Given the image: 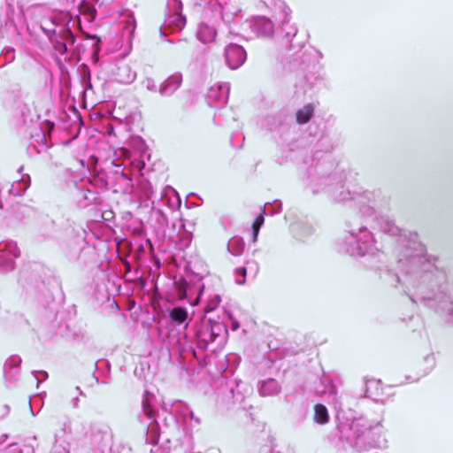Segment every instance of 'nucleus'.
Segmentation results:
<instances>
[{"label":"nucleus","instance_id":"1","mask_svg":"<svg viewBox=\"0 0 453 453\" xmlns=\"http://www.w3.org/2000/svg\"><path fill=\"white\" fill-rule=\"evenodd\" d=\"M418 255L405 262L404 293L410 300L441 315L453 324V294L448 270L420 255L425 250L418 244Z\"/></svg>","mask_w":453,"mask_h":453},{"label":"nucleus","instance_id":"2","mask_svg":"<svg viewBox=\"0 0 453 453\" xmlns=\"http://www.w3.org/2000/svg\"><path fill=\"white\" fill-rule=\"evenodd\" d=\"M344 179L343 173H329L325 164L318 161L308 167L304 183L305 188L314 195L325 191L337 203L352 202L364 217L373 216L376 209L380 206V191L350 188L346 186Z\"/></svg>","mask_w":453,"mask_h":453},{"label":"nucleus","instance_id":"3","mask_svg":"<svg viewBox=\"0 0 453 453\" xmlns=\"http://www.w3.org/2000/svg\"><path fill=\"white\" fill-rule=\"evenodd\" d=\"M157 332L162 347L169 352H178L181 356L191 353L196 358H198L197 350L215 352L224 347L228 335L227 326L224 322L206 317L195 325L192 339L187 333L182 336L179 335L169 326L165 329L158 327Z\"/></svg>","mask_w":453,"mask_h":453},{"label":"nucleus","instance_id":"4","mask_svg":"<svg viewBox=\"0 0 453 453\" xmlns=\"http://www.w3.org/2000/svg\"><path fill=\"white\" fill-rule=\"evenodd\" d=\"M377 224L383 234L390 236H398V244L401 248L398 254V268L400 273H395L391 270L386 268L382 271L380 278H383L392 286L397 287L401 285L404 291V282L403 280L404 274L405 262L409 261L413 257L418 255V244L421 246L425 252L420 255L426 261H431L439 264V257L434 255L427 254L426 246L418 240V235L416 232H406L395 225V220L388 216H380L376 218Z\"/></svg>","mask_w":453,"mask_h":453},{"label":"nucleus","instance_id":"5","mask_svg":"<svg viewBox=\"0 0 453 453\" xmlns=\"http://www.w3.org/2000/svg\"><path fill=\"white\" fill-rule=\"evenodd\" d=\"M338 251L353 257L364 258V265L371 269L381 270L384 253L375 247L372 233L357 218L345 223L344 234L338 241Z\"/></svg>","mask_w":453,"mask_h":453},{"label":"nucleus","instance_id":"6","mask_svg":"<svg viewBox=\"0 0 453 453\" xmlns=\"http://www.w3.org/2000/svg\"><path fill=\"white\" fill-rule=\"evenodd\" d=\"M337 430L339 440L346 441L357 451H366L372 448H381L385 440L380 434H376L371 425L363 418H351L344 420V414L337 411Z\"/></svg>","mask_w":453,"mask_h":453},{"label":"nucleus","instance_id":"7","mask_svg":"<svg viewBox=\"0 0 453 453\" xmlns=\"http://www.w3.org/2000/svg\"><path fill=\"white\" fill-rule=\"evenodd\" d=\"M280 35L282 42L289 50H295L297 49V50L294 51L293 54L296 56V60L300 59V68L302 71L303 70V67L309 66L311 63H314L315 59L322 58L321 52L313 48H311L309 50H305L302 54H300L301 50L305 47V40L298 39L297 27L295 25H290L289 22L280 23Z\"/></svg>","mask_w":453,"mask_h":453},{"label":"nucleus","instance_id":"8","mask_svg":"<svg viewBox=\"0 0 453 453\" xmlns=\"http://www.w3.org/2000/svg\"><path fill=\"white\" fill-rule=\"evenodd\" d=\"M155 395L145 390L142 395V411L137 419L146 426V442L157 445L160 438V427L156 420V409L154 406Z\"/></svg>","mask_w":453,"mask_h":453},{"label":"nucleus","instance_id":"9","mask_svg":"<svg viewBox=\"0 0 453 453\" xmlns=\"http://www.w3.org/2000/svg\"><path fill=\"white\" fill-rule=\"evenodd\" d=\"M204 277L194 272L188 273L176 283L181 298L186 299L190 305H198L206 288Z\"/></svg>","mask_w":453,"mask_h":453},{"label":"nucleus","instance_id":"10","mask_svg":"<svg viewBox=\"0 0 453 453\" xmlns=\"http://www.w3.org/2000/svg\"><path fill=\"white\" fill-rule=\"evenodd\" d=\"M40 28L52 44L54 50L61 56L66 55L69 51V46L73 45L76 42V35L68 24H65L57 30L56 27L50 26L45 20L41 23Z\"/></svg>","mask_w":453,"mask_h":453},{"label":"nucleus","instance_id":"11","mask_svg":"<svg viewBox=\"0 0 453 453\" xmlns=\"http://www.w3.org/2000/svg\"><path fill=\"white\" fill-rule=\"evenodd\" d=\"M65 255L71 261L87 264L95 255V248L88 245L83 239L73 237L65 244Z\"/></svg>","mask_w":453,"mask_h":453},{"label":"nucleus","instance_id":"12","mask_svg":"<svg viewBox=\"0 0 453 453\" xmlns=\"http://www.w3.org/2000/svg\"><path fill=\"white\" fill-rule=\"evenodd\" d=\"M111 188L114 192L124 194L132 193L134 190L133 178L126 167L120 165H115L114 168L110 170Z\"/></svg>","mask_w":453,"mask_h":453},{"label":"nucleus","instance_id":"13","mask_svg":"<svg viewBox=\"0 0 453 453\" xmlns=\"http://www.w3.org/2000/svg\"><path fill=\"white\" fill-rule=\"evenodd\" d=\"M20 256L16 242L12 240L0 242V273H7L15 267L14 258Z\"/></svg>","mask_w":453,"mask_h":453},{"label":"nucleus","instance_id":"14","mask_svg":"<svg viewBox=\"0 0 453 453\" xmlns=\"http://www.w3.org/2000/svg\"><path fill=\"white\" fill-rule=\"evenodd\" d=\"M73 196L81 207H88L92 204L99 205L102 203L99 192L84 180L75 185Z\"/></svg>","mask_w":453,"mask_h":453},{"label":"nucleus","instance_id":"15","mask_svg":"<svg viewBox=\"0 0 453 453\" xmlns=\"http://www.w3.org/2000/svg\"><path fill=\"white\" fill-rule=\"evenodd\" d=\"M91 444L95 447H105L111 441V431L108 425L101 422L91 423L87 432Z\"/></svg>","mask_w":453,"mask_h":453},{"label":"nucleus","instance_id":"16","mask_svg":"<svg viewBox=\"0 0 453 453\" xmlns=\"http://www.w3.org/2000/svg\"><path fill=\"white\" fill-rule=\"evenodd\" d=\"M224 57L226 65L232 70H236L246 62L247 52L242 45L229 43L225 47Z\"/></svg>","mask_w":453,"mask_h":453},{"label":"nucleus","instance_id":"17","mask_svg":"<svg viewBox=\"0 0 453 453\" xmlns=\"http://www.w3.org/2000/svg\"><path fill=\"white\" fill-rule=\"evenodd\" d=\"M230 93V84L223 82L211 87L207 93V101L211 107L221 108L226 104Z\"/></svg>","mask_w":453,"mask_h":453},{"label":"nucleus","instance_id":"18","mask_svg":"<svg viewBox=\"0 0 453 453\" xmlns=\"http://www.w3.org/2000/svg\"><path fill=\"white\" fill-rule=\"evenodd\" d=\"M251 31L258 37L270 38L274 34V24L265 15L252 17L250 22Z\"/></svg>","mask_w":453,"mask_h":453},{"label":"nucleus","instance_id":"19","mask_svg":"<svg viewBox=\"0 0 453 453\" xmlns=\"http://www.w3.org/2000/svg\"><path fill=\"white\" fill-rule=\"evenodd\" d=\"M38 265H27L22 267L19 273V283L27 290L34 288H38L42 283L39 279Z\"/></svg>","mask_w":453,"mask_h":453},{"label":"nucleus","instance_id":"20","mask_svg":"<svg viewBox=\"0 0 453 453\" xmlns=\"http://www.w3.org/2000/svg\"><path fill=\"white\" fill-rule=\"evenodd\" d=\"M221 9V19L226 25L234 22L242 18V9L231 0H216Z\"/></svg>","mask_w":453,"mask_h":453},{"label":"nucleus","instance_id":"21","mask_svg":"<svg viewBox=\"0 0 453 453\" xmlns=\"http://www.w3.org/2000/svg\"><path fill=\"white\" fill-rule=\"evenodd\" d=\"M112 75L115 81L122 84H130L136 78V73L132 70L131 66L124 62L119 61L112 69Z\"/></svg>","mask_w":453,"mask_h":453},{"label":"nucleus","instance_id":"22","mask_svg":"<svg viewBox=\"0 0 453 453\" xmlns=\"http://www.w3.org/2000/svg\"><path fill=\"white\" fill-rule=\"evenodd\" d=\"M365 398H369L375 403L384 404L387 399L384 397V388L381 386L380 380H366L365 384Z\"/></svg>","mask_w":453,"mask_h":453},{"label":"nucleus","instance_id":"23","mask_svg":"<svg viewBox=\"0 0 453 453\" xmlns=\"http://www.w3.org/2000/svg\"><path fill=\"white\" fill-rule=\"evenodd\" d=\"M21 362V357L18 355H12L5 361L4 375L6 381L15 382L19 380Z\"/></svg>","mask_w":453,"mask_h":453},{"label":"nucleus","instance_id":"24","mask_svg":"<svg viewBox=\"0 0 453 453\" xmlns=\"http://www.w3.org/2000/svg\"><path fill=\"white\" fill-rule=\"evenodd\" d=\"M182 80L181 73H174L160 84L158 92L163 96H172L180 87Z\"/></svg>","mask_w":453,"mask_h":453},{"label":"nucleus","instance_id":"25","mask_svg":"<svg viewBox=\"0 0 453 453\" xmlns=\"http://www.w3.org/2000/svg\"><path fill=\"white\" fill-rule=\"evenodd\" d=\"M273 17L279 23H288L291 19V10L283 0H273L269 7Z\"/></svg>","mask_w":453,"mask_h":453},{"label":"nucleus","instance_id":"26","mask_svg":"<svg viewBox=\"0 0 453 453\" xmlns=\"http://www.w3.org/2000/svg\"><path fill=\"white\" fill-rule=\"evenodd\" d=\"M110 181V170H99L92 173L85 182L96 190L111 188Z\"/></svg>","mask_w":453,"mask_h":453},{"label":"nucleus","instance_id":"27","mask_svg":"<svg viewBox=\"0 0 453 453\" xmlns=\"http://www.w3.org/2000/svg\"><path fill=\"white\" fill-rule=\"evenodd\" d=\"M23 165L18 168V173L20 174V178L14 181L9 189V193L14 196H22L31 185L29 174L23 173Z\"/></svg>","mask_w":453,"mask_h":453},{"label":"nucleus","instance_id":"28","mask_svg":"<svg viewBox=\"0 0 453 453\" xmlns=\"http://www.w3.org/2000/svg\"><path fill=\"white\" fill-rule=\"evenodd\" d=\"M257 389L262 396H273L281 390L280 384L273 378H268L258 382Z\"/></svg>","mask_w":453,"mask_h":453},{"label":"nucleus","instance_id":"29","mask_svg":"<svg viewBox=\"0 0 453 453\" xmlns=\"http://www.w3.org/2000/svg\"><path fill=\"white\" fill-rule=\"evenodd\" d=\"M168 316L173 326H182L186 329L188 326V310L181 306H174L168 311Z\"/></svg>","mask_w":453,"mask_h":453},{"label":"nucleus","instance_id":"30","mask_svg":"<svg viewBox=\"0 0 453 453\" xmlns=\"http://www.w3.org/2000/svg\"><path fill=\"white\" fill-rule=\"evenodd\" d=\"M320 383L324 386L322 393L329 395V397L332 398V401L334 403V408L337 411L341 410V414H342L343 411L342 409V404L338 403L337 399V389L331 377L326 373H323L322 377L320 378Z\"/></svg>","mask_w":453,"mask_h":453},{"label":"nucleus","instance_id":"31","mask_svg":"<svg viewBox=\"0 0 453 453\" xmlns=\"http://www.w3.org/2000/svg\"><path fill=\"white\" fill-rule=\"evenodd\" d=\"M187 19L182 12H172L168 14L165 20V29L172 31H180L184 28Z\"/></svg>","mask_w":453,"mask_h":453},{"label":"nucleus","instance_id":"32","mask_svg":"<svg viewBox=\"0 0 453 453\" xmlns=\"http://www.w3.org/2000/svg\"><path fill=\"white\" fill-rule=\"evenodd\" d=\"M217 35V31L214 27H211L204 22H201L196 31L197 39L203 43H210L214 42Z\"/></svg>","mask_w":453,"mask_h":453},{"label":"nucleus","instance_id":"33","mask_svg":"<svg viewBox=\"0 0 453 453\" xmlns=\"http://www.w3.org/2000/svg\"><path fill=\"white\" fill-rule=\"evenodd\" d=\"M169 411L173 415L183 418L185 422L188 421V417H193V411L186 403L180 400L173 401L170 406Z\"/></svg>","mask_w":453,"mask_h":453},{"label":"nucleus","instance_id":"34","mask_svg":"<svg viewBox=\"0 0 453 453\" xmlns=\"http://www.w3.org/2000/svg\"><path fill=\"white\" fill-rule=\"evenodd\" d=\"M151 218L156 220L157 226L155 227H157V231L164 234L168 226V217L166 214L161 209L152 206Z\"/></svg>","mask_w":453,"mask_h":453},{"label":"nucleus","instance_id":"35","mask_svg":"<svg viewBox=\"0 0 453 453\" xmlns=\"http://www.w3.org/2000/svg\"><path fill=\"white\" fill-rule=\"evenodd\" d=\"M12 211L14 218L19 221H22L35 213V211L31 206L20 203L12 205Z\"/></svg>","mask_w":453,"mask_h":453},{"label":"nucleus","instance_id":"36","mask_svg":"<svg viewBox=\"0 0 453 453\" xmlns=\"http://www.w3.org/2000/svg\"><path fill=\"white\" fill-rule=\"evenodd\" d=\"M313 114L314 107L311 104H308L296 111V122L301 125L306 124L311 119Z\"/></svg>","mask_w":453,"mask_h":453},{"label":"nucleus","instance_id":"37","mask_svg":"<svg viewBox=\"0 0 453 453\" xmlns=\"http://www.w3.org/2000/svg\"><path fill=\"white\" fill-rule=\"evenodd\" d=\"M245 248L244 240L240 236H234L228 241L227 250L234 256H240Z\"/></svg>","mask_w":453,"mask_h":453},{"label":"nucleus","instance_id":"38","mask_svg":"<svg viewBox=\"0 0 453 453\" xmlns=\"http://www.w3.org/2000/svg\"><path fill=\"white\" fill-rule=\"evenodd\" d=\"M329 414L326 407L322 403H317L314 406V420L316 423L324 425L327 423Z\"/></svg>","mask_w":453,"mask_h":453},{"label":"nucleus","instance_id":"39","mask_svg":"<svg viewBox=\"0 0 453 453\" xmlns=\"http://www.w3.org/2000/svg\"><path fill=\"white\" fill-rule=\"evenodd\" d=\"M141 196L148 201H151L152 204H154V189L151 183L148 180H143L139 185Z\"/></svg>","mask_w":453,"mask_h":453},{"label":"nucleus","instance_id":"40","mask_svg":"<svg viewBox=\"0 0 453 453\" xmlns=\"http://www.w3.org/2000/svg\"><path fill=\"white\" fill-rule=\"evenodd\" d=\"M221 303V296L219 294L208 295L207 302L204 306V312L209 313L215 311Z\"/></svg>","mask_w":453,"mask_h":453},{"label":"nucleus","instance_id":"41","mask_svg":"<svg viewBox=\"0 0 453 453\" xmlns=\"http://www.w3.org/2000/svg\"><path fill=\"white\" fill-rule=\"evenodd\" d=\"M15 59V50L13 48H4L0 55V68L4 67Z\"/></svg>","mask_w":453,"mask_h":453},{"label":"nucleus","instance_id":"42","mask_svg":"<svg viewBox=\"0 0 453 453\" xmlns=\"http://www.w3.org/2000/svg\"><path fill=\"white\" fill-rule=\"evenodd\" d=\"M245 386L242 381L237 382L235 388H230V394L234 399V403H242L244 401V394L241 389H244Z\"/></svg>","mask_w":453,"mask_h":453},{"label":"nucleus","instance_id":"43","mask_svg":"<svg viewBox=\"0 0 453 453\" xmlns=\"http://www.w3.org/2000/svg\"><path fill=\"white\" fill-rule=\"evenodd\" d=\"M81 84L83 88V93H86L88 90L92 89L90 72L88 67H86V69L81 75Z\"/></svg>","mask_w":453,"mask_h":453},{"label":"nucleus","instance_id":"44","mask_svg":"<svg viewBox=\"0 0 453 453\" xmlns=\"http://www.w3.org/2000/svg\"><path fill=\"white\" fill-rule=\"evenodd\" d=\"M33 138L38 142L37 150L40 152L42 150L48 148L46 135L42 128L37 129L36 133L32 135Z\"/></svg>","mask_w":453,"mask_h":453},{"label":"nucleus","instance_id":"45","mask_svg":"<svg viewBox=\"0 0 453 453\" xmlns=\"http://www.w3.org/2000/svg\"><path fill=\"white\" fill-rule=\"evenodd\" d=\"M231 111L227 109L219 110L218 112L214 114L213 121L215 124L219 126H223L226 123V121L224 119V117L231 115Z\"/></svg>","mask_w":453,"mask_h":453},{"label":"nucleus","instance_id":"46","mask_svg":"<svg viewBox=\"0 0 453 453\" xmlns=\"http://www.w3.org/2000/svg\"><path fill=\"white\" fill-rule=\"evenodd\" d=\"M72 20L71 18L69 17H60V16H55L53 18H51L49 20H46L47 22L50 23V26L52 27H59L61 28V27H63L65 24H68L70 23V21Z\"/></svg>","mask_w":453,"mask_h":453},{"label":"nucleus","instance_id":"47","mask_svg":"<svg viewBox=\"0 0 453 453\" xmlns=\"http://www.w3.org/2000/svg\"><path fill=\"white\" fill-rule=\"evenodd\" d=\"M282 210V203L280 200H274L272 203H268L267 207V214L268 215H275L281 211Z\"/></svg>","mask_w":453,"mask_h":453},{"label":"nucleus","instance_id":"48","mask_svg":"<svg viewBox=\"0 0 453 453\" xmlns=\"http://www.w3.org/2000/svg\"><path fill=\"white\" fill-rule=\"evenodd\" d=\"M136 141H137V149L139 150V151L141 153L140 156L142 158H143L147 155V150H148L147 145L142 137H137ZM141 161H142V168H143L145 166V162L143 161V159H142Z\"/></svg>","mask_w":453,"mask_h":453},{"label":"nucleus","instance_id":"49","mask_svg":"<svg viewBox=\"0 0 453 453\" xmlns=\"http://www.w3.org/2000/svg\"><path fill=\"white\" fill-rule=\"evenodd\" d=\"M234 273L236 276L241 277V279L238 278L235 280L236 284L243 285L246 281L247 267H244V266L237 267L234 270Z\"/></svg>","mask_w":453,"mask_h":453},{"label":"nucleus","instance_id":"50","mask_svg":"<svg viewBox=\"0 0 453 453\" xmlns=\"http://www.w3.org/2000/svg\"><path fill=\"white\" fill-rule=\"evenodd\" d=\"M183 4L181 0H171L169 11L172 12H182Z\"/></svg>","mask_w":453,"mask_h":453},{"label":"nucleus","instance_id":"51","mask_svg":"<svg viewBox=\"0 0 453 453\" xmlns=\"http://www.w3.org/2000/svg\"><path fill=\"white\" fill-rule=\"evenodd\" d=\"M266 205L264 206L263 211L256 217L253 225L258 227H261L265 222V215Z\"/></svg>","mask_w":453,"mask_h":453},{"label":"nucleus","instance_id":"52","mask_svg":"<svg viewBox=\"0 0 453 453\" xmlns=\"http://www.w3.org/2000/svg\"><path fill=\"white\" fill-rule=\"evenodd\" d=\"M319 143L321 144L320 146L326 152H329L333 150V144L329 142V139L327 136H322L319 139Z\"/></svg>","mask_w":453,"mask_h":453},{"label":"nucleus","instance_id":"53","mask_svg":"<svg viewBox=\"0 0 453 453\" xmlns=\"http://www.w3.org/2000/svg\"><path fill=\"white\" fill-rule=\"evenodd\" d=\"M424 361L428 365L427 371L425 372V374L428 373L435 365V358L434 357V354H429L425 357Z\"/></svg>","mask_w":453,"mask_h":453},{"label":"nucleus","instance_id":"54","mask_svg":"<svg viewBox=\"0 0 453 453\" xmlns=\"http://www.w3.org/2000/svg\"><path fill=\"white\" fill-rule=\"evenodd\" d=\"M33 375L37 380V383H40V381H43L47 380L48 378V372L46 371L41 370V371H33Z\"/></svg>","mask_w":453,"mask_h":453},{"label":"nucleus","instance_id":"55","mask_svg":"<svg viewBox=\"0 0 453 453\" xmlns=\"http://www.w3.org/2000/svg\"><path fill=\"white\" fill-rule=\"evenodd\" d=\"M210 0H199L195 3V8L197 12H201L204 10V7L209 5Z\"/></svg>","mask_w":453,"mask_h":453},{"label":"nucleus","instance_id":"56","mask_svg":"<svg viewBox=\"0 0 453 453\" xmlns=\"http://www.w3.org/2000/svg\"><path fill=\"white\" fill-rule=\"evenodd\" d=\"M171 189L174 193V201L171 202L170 206L172 208L180 207V203H181L180 198L174 189H173L172 188H171Z\"/></svg>","mask_w":453,"mask_h":453},{"label":"nucleus","instance_id":"57","mask_svg":"<svg viewBox=\"0 0 453 453\" xmlns=\"http://www.w3.org/2000/svg\"><path fill=\"white\" fill-rule=\"evenodd\" d=\"M227 316L231 321V329L233 331L237 330L240 327L239 321L237 319H235L234 318H233V316L230 313H228Z\"/></svg>","mask_w":453,"mask_h":453},{"label":"nucleus","instance_id":"58","mask_svg":"<svg viewBox=\"0 0 453 453\" xmlns=\"http://www.w3.org/2000/svg\"><path fill=\"white\" fill-rule=\"evenodd\" d=\"M146 88L149 90H150V91H156L157 90V86H156L154 81L151 80V79L147 80Z\"/></svg>","mask_w":453,"mask_h":453},{"label":"nucleus","instance_id":"59","mask_svg":"<svg viewBox=\"0 0 453 453\" xmlns=\"http://www.w3.org/2000/svg\"><path fill=\"white\" fill-rule=\"evenodd\" d=\"M260 227L252 226V241L255 242L257 240Z\"/></svg>","mask_w":453,"mask_h":453},{"label":"nucleus","instance_id":"60","mask_svg":"<svg viewBox=\"0 0 453 453\" xmlns=\"http://www.w3.org/2000/svg\"><path fill=\"white\" fill-rule=\"evenodd\" d=\"M249 267L250 270H254L255 273L258 271V265L255 261H249L248 262Z\"/></svg>","mask_w":453,"mask_h":453},{"label":"nucleus","instance_id":"61","mask_svg":"<svg viewBox=\"0 0 453 453\" xmlns=\"http://www.w3.org/2000/svg\"><path fill=\"white\" fill-rule=\"evenodd\" d=\"M9 438L8 434H0V445L3 444Z\"/></svg>","mask_w":453,"mask_h":453},{"label":"nucleus","instance_id":"62","mask_svg":"<svg viewBox=\"0 0 453 453\" xmlns=\"http://www.w3.org/2000/svg\"><path fill=\"white\" fill-rule=\"evenodd\" d=\"M188 419L194 420L196 425H199L201 423L200 418L196 417L194 413L193 417H188Z\"/></svg>","mask_w":453,"mask_h":453},{"label":"nucleus","instance_id":"63","mask_svg":"<svg viewBox=\"0 0 453 453\" xmlns=\"http://www.w3.org/2000/svg\"><path fill=\"white\" fill-rule=\"evenodd\" d=\"M57 63H58V65H59V68H60V70H61V72H62V73H64V72H65V71H66V70H65V67L64 66V65H63V63H62V61H61V59L58 58V59H57Z\"/></svg>","mask_w":453,"mask_h":453},{"label":"nucleus","instance_id":"64","mask_svg":"<svg viewBox=\"0 0 453 453\" xmlns=\"http://www.w3.org/2000/svg\"><path fill=\"white\" fill-rule=\"evenodd\" d=\"M124 266H125V269H126L127 272L131 273L132 265H131V264L129 262L127 261L125 263Z\"/></svg>","mask_w":453,"mask_h":453}]
</instances>
